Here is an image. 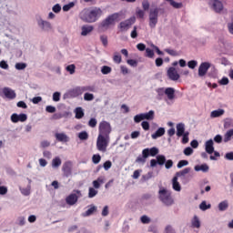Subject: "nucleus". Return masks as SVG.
<instances>
[{
    "mask_svg": "<svg viewBox=\"0 0 233 233\" xmlns=\"http://www.w3.org/2000/svg\"><path fill=\"white\" fill-rule=\"evenodd\" d=\"M101 14H103L101 8H85L79 13V19L84 23H96L101 17Z\"/></svg>",
    "mask_w": 233,
    "mask_h": 233,
    "instance_id": "1",
    "label": "nucleus"
},
{
    "mask_svg": "<svg viewBox=\"0 0 233 233\" xmlns=\"http://www.w3.org/2000/svg\"><path fill=\"white\" fill-rule=\"evenodd\" d=\"M159 154V148L153 147H147L142 150V155H139L136 158V163H141L142 165H145L147 163V157H156Z\"/></svg>",
    "mask_w": 233,
    "mask_h": 233,
    "instance_id": "2",
    "label": "nucleus"
},
{
    "mask_svg": "<svg viewBox=\"0 0 233 233\" xmlns=\"http://www.w3.org/2000/svg\"><path fill=\"white\" fill-rule=\"evenodd\" d=\"M158 199L166 207H172L174 204V198H172V192L165 187H160L158 190Z\"/></svg>",
    "mask_w": 233,
    "mask_h": 233,
    "instance_id": "3",
    "label": "nucleus"
},
{
    "mask_svg": "<svg viewBox=\"0 0 233 233\" xmlns=\"http://www.w3.org/2000/svg\"><path fill=\"white\" fill-rule=\"evenodd\" d=\"M165 14V8L163 7H155L154 9L149 10V28H156L158 21V17Z\"/></svg>",
    "mask_w": 233,
    "mask_h": 233,
    "instance_id": "4",
    "label": "nucleus"
},
{
    "mask_svg": "<svg viewBox=\"0 0 233 233\" xmlns=\"http://www.w3.org/2000/svg\"><path fill=\"white\" fill-rule=\"evenodd\" d=\"M121 15L119 13H114L109 15L106 19H104L98 25L99 28H104L105 30H108L109 26L112 25H116V21H119V16Z\"/></svg>",
    "mask_w": 233,
    "mask_h": 233,
    "instance_id": "5",
    "label": "nucleus"
},
{
    "mask_svg": "<svg viewBox=\"0 0 233 233\" xmlns=\"http://www.w3.org/2000/svg\"><path fill=\"white\" fill-rule=\"evenodd\" d=\"M110 143V137H105L103 135H98L96 141V148L100 152H106V147Z\"/></svg>",
    "mask_w": 233,
    "mask_h": 233,
    "instance_id": "6",
    "label": "nucleus"
},
{
    "mask_svg": "<svg viewBox=\"0 0 233 233\" xmlns=\"http://www.w3.org/2000/svg\"><path fill=\"white\" fill-rule=\"evenodd\" d=\"M99 136H104L106 137H110V133L112 132V127L110 123L106 121H102L99 124Z\"/></svg>",
    "mask_w": 233,
    "mask_h": 233,
    "instance_id": "7",
    "label": "nucleus"
},
{
    "mask_svg": "<svg viewBox=\"0 0 233 233\" xmlns=\"http://www.w3.org/2000/svg\"><path fill=\"white\" fill-rule=\"evenodd\" d=\"M82 95L81 86H76L69 89L65 95L64 99H72L74 97H79Z\"/></svg>",
    "mask_w": 233,
    "mask_h": 233,
    "instance_id": "8",
    "label": "nucleus"
},
{
    "mask_svg": "<svg viewBox=\"0 0 233 233\" xmlns=\"http://www.w3.org/2000/svg\"><path fill=\"white\" fill-rule=\"evenodd\" d=\"M75 192H76V193H71L70 195H68L66 198V203L67 205L73 206V205H76L77 203V200L79 199V196H81V190L76 189V190H75Z\"/></svg>",
    "mask_w": 233,
    "mask_h": 233,
    "instance_id": "9",
    "label": "nucleus"
},
{
    "mask_svg": "<svg viewBox=\"0 0 233 233\" xmlns=\"http://www.w3.org/2000/svg\"><path fill=\"white\" fill-rule=\"evenodd\" d=\"M165 163H167V157H165V155H157L156 159L153 158L150 160V167L151 168H155L157 165L163 167Z\"/></svg>",
    "mask_w": 233,
    "mask_h": 233,
    "instance_id": "10",
    "label": "nucleus"
},
{
    "mask_svg": "<svg viewBox=\"0 0 233 233\" xmlns=\"http://www.w3.org/2000/svg\"><path fill=\"white\" fill-rule=\"evenodd\" d=\"M73 167H74V164L70 160H67L63 164L62 172H63L64 177H70V176H72Z\"/></svg>",
    "mask_w": 233,
    "mask_h": 233,
    "instance_id": "11",
    "label": "nucleus"
},
{
    "mask_svg": "<svg viewBox=\"0 0 233 233\" xmlns=\"http://www.w3.org/2000/svg\"><path fill=\"white\" fill-rule=\"evenodd\" d=\"M136 23V17H130L125 21L120 22L118 28L121 32H127L130 26H132Z\"/></svg>",
    "mask_w": 233,
    "mask_h": 233,
    "instance_id": "12",
    "label": "nucleus"
},
{
    "mask_svg": "<svg viewBox=\"0 0 233 233\" xmlns=\"http://www.w3.org/2000/svg\"><path fill=\"white\" fill-rule=\"evenodd\" d=\"M167 76L170 81H178L179 77H181L174 66H171L167 69Z\"/></svg>",
    "mask_w": 233,
    "mask_h": 233,
    "instance_id": "13",
    "label": "nucleus"
},
{
    "mask_svg": "<svg viewBox=\"0 0 233 233\" xmlns=\"http://www.w3.org/2000/svg\"><path fill=\"white\" fill-rule=\"evenodd\" d=\"M26 119H28V116L25 113H22L19 115L17 113H14L11 115L12 123H19V121L21 123H25V121H26Z\"/></svg>",
    "mask_w": 233,
    "mask_h": 233,
    "instance_id": "14",
    "label": "nucleus"
},
{
    "mask_svg": "<svg viewBox=\"0 0 233 233\" xmlns=\"http://www.w3.org/2000/svg\"><path fill=\"white\" fill-rule=\"evenodd\" d=\"M37 25L43 32H50V30H52V24L46 20H43V18L37 21Z\"/></svg>",
    "mask_w": 233,
    "mask_h": 233,
    "instance_id": "15",
    "label": "nucleus"
},
{
    "mask_svg": "<svg viewBox=\"0 0 233 233\" xmlns=\"http://www.w3.org/2000/svg\"><path fill=\"white\" fill-rule=\"evenodd\" d=\"M211 65L210 62H202L198 67V76L199 77H203L207 76V72L210 68Z\"/></svg>",
    "mask_w": 233,
    "mask_h": 233,
    "instance_id": "16",
    "label": "nucleus"
},
{
    "mask_svg": "<svg viewBox=\"0 0 233 233\" xmlns=\"http://www.w3.org/2000/svg\"><path fill=\"white\" fill-rule=\"evenodd\" d=\"M209 5L217 14L223 10V3L219 0H211Z\"/></svg>",
    "mask_w": 233,
    "mask_h": 233,
    "instance_id": "17",
    "label": "nucleus"
},
{
    "mask_svg": "<svg viewBox=\"0 0 233 233\" xmlns=\"http://www.w3.org/2000/svg\"><path fill=\"white\" fill-rule=\"evenodd\" d=\"M3 94L6 97V99H15L17 95L15 94V91L10 87H4L3 88Z\"/></svg>",
    "mask_w": 233,
    "mask_h": 233,
    "instance_id": "18",
    "label": "nucleus"
},
{
    "mask_svg": "<svg viewBox=\"0 0 233 233\" xmlns=\"http://www.w3.org/2000/svg\"><path fill=\"white\" fill-rule=\"evenodd\" d=\"M205 150L207 154H214V140L210 138L205 143Z\"/></svg>",
    "mask_w": 233,
    "mask_h": 233,
    "instance_id": "19",
    "label": "nucleus"
},
{
    "mask_svg": "<svg viewBox=\"0 0 233 233\" xmlns=\"http://www.w3.org/2000/svg\"><path fill=\"white\" fill-rule=\"evenodd\" d=\"M81 35L83 36H86L90 34V32H94V26L93 25H84L81 27Z\"/></svg>",
    "mask_w": 233,
    "mask_h": 233,
    "instance_id": "20",
    "label": "nucleus"
},
{
    "mask_svg": "<svg viewBox=\"0 0 233 233\" xmlns=\"http://www.w3.org/2000/svg\"><path fill=\"white\" fill-rule=\"evenodd\" d=\"M56 140L60 141L61 143H68L70 141V138L65 133H56Z\"/></svg>",
    "mask_w": 233,
    "mask_h": 233,
    "instance_id": "21",
    "label": "nucleus"
},
{
    "mask_svg": "<svg viewBox=\"0 0 233 233\" xmlns=\"http://www.w3.org/2000/svg\"><path fill=\"white\" fill-rule=\"evenodd\" d=\"M165 94L166 96H167V98L172 101V99H174V97H176V89H174L173 87H167L165 89Z\"/></svg>",
    "mask_w": 233,
    "mask_h": 233,
    "instance_id": "22",
    "label": "nucleus"
},
{
    "mask_svg": "<svg viewBox=\"0 0 233 233\" xmlns=\"http://www.w3.org/2000/svg\"><path fill=\"white\" fill-rule=\"evenodd\" d=\"M142 117L144 120L146 119L147 121H152L154 117H156V112L154 110H150L147 113H142Z\"/></svg>",
    "mask_w": 233,
    "mask_h": 233,
    "instance_id": "23",
    "label": "nucleus"
},
{
    "mask_svg": "<svg viewBox=\"0 0 233 233\" xmlns=\"http://www.w3.org/2000/svg\"><path fill=\"white\" fill-rule=\"evenodd\" d=\"M195 171L196 172H204V173H207V172H208V170H209V167H208V165H207V164H202V165H197V166H195Z\"/></svg>",
    "mask_w": 233,
    "mask_h": 233,
    "instance_id": "24",
    "label": "nucleus"
},
{
    "mask_svg": "<svg viewBox=\"0 0 233 233\" xmlns=\"http://www.w3.org/2000/svg\"><path fill=\"white\" fill-rule=\"evenodd\" d=\"M95 212H97V207L91 205L90 208H88L86 212L82 213L83 218H88V216H92Z\"/></svg>",
    "mask_w": 233,
    "mask_h": 233,
    "instance_id": "25",
    "label": "nucleus"
},
{
    "mask_svg": "<svg viewBox=\"0 0 233 233\" xmlns=\"http://www.w3.org/2000/svg\"><path fill=\"white\" fill-rule=\"evenodd\" d=\"M187 132H185V125L183 123L177 124V137H181V136H183Z\"/></svg>",
    "mask_w": 233,
    "mask_h": 233,
    "instance_id": "26",
    "label": "nucleus"
},
{
    "mask_svg": "<svg viewBox=\"0 0 233 233\" xmlns=\"http://www.w3.org/2000/svg\"><path fill=\"white\" fill-rule=\"evenodd\" d=\"M165 136V127H159L154 134L151 135L152 139H157Z\"/></svg>",
    "mask_w": 233,
    "mask_h": 233,
    "instance_id": "27",
    "label": "nucleus"
},
{
    "mask_svg": "<svg viewBox=\"0 0 233 233\" xmlns=\"http://www.w3.org/2000/svg\"><path fill=\"white\" fill-rule=\"evenodd\" d=\"M172 187L176 192H181V184L177 181V177H174L172 179Z\"/></svg>",
    "mask_w": 233,
    "mask_h": 233,
    "instance_id": "28",
    "label": "nucleus"
},
{
    "mask_svg": "<svg viewBox=\"0 0 233 233\" xmlns=\"http://www.w3.org/2000/svg\"><path fill=\"white\" fill-rule=\"evenodd\" d=\"M190 170H192L191 167H186L183 170L177 172L175 177H177H177H185V176H187V174H188Z\"/></svg>",
    "mask_w": 233,
    "mask_h": 233,
    "instance_id": "29",
    "label": "nucleus"
},
{
    "mask_svg": "<svg viewBox=\"0 0 233 233\" xmlns=\"http://www.w3.org/2000/svg\"><path fill=\"white\" fill-rule=\"evenodd\" d=\"M191 225L193 228H199L201 227V221L199 220V218L195 215L191 220Z\"/></svg>",
    "mask_w": 233,
    "mask_h": 233,
    "instance_id": "30",
    "label": "nucleus"
},
{
    "mask_svg": "<svg viewBox=\"0 0 233 233\" xmlns=\"http://www.w3.org/2000/svg\"><path fill=\"white\" fill-rule=\"evenodd\" d=\"M75 114L76 119H83V117H85V111H83V107H76L75 109Z\"/></svg>",
    "mask_w": 233,
    "mask_h": 233,
    "instance_id": "31",
    "label": "nucleus"
},
{
    "mask_svg": "<svg viewBox=\"0 0 233 233\" xmlns=\"http://www.w3.org/2000/svg\"><path fill=\"white\" fill-rule=\"evenodd\" d=\"M232 137H233V128L228 130L225 133L224 138H223L224 143H228V141H231L232 140Z\"/></svg>",
    "mask_w": 233,
    "mask_h": 233,
    "instance_id": "32",
    "label": "nucleus"
},
{
    "mask_svg": "<svg viewBox=\"0 0 233 233\" xmlns=\"http://www.w3.org/2000/svg\"><path fill=\"white\" fill-rule=\"evenodd\" d=\"M80 90H81L82 94L85 92H96V86H80Z\"/></svg>",
    "mask_w": 233,
    "mask_h": 233,
    "instance_id": "33",
    "label": "nucleus"
},
{
    "mask_svg": "<svg viewBox=\"0 0 233 233\" xmlns=\"http://www.w3.org/2000/svg\"><path fill=\"white\" fill-rule=\"evenodd\" d=\"M225 114V109H217L211 112L210 116L211 117H221Z\"/></svg>",
    "mask_w": 233,
    "mask_h": 233,
    "instance_id": "34",
    "label": "nucleus"
},
{
    "mask_svg": "<svg viewBox=\"0 0 233 233\" xmlns=\"http://www.w3.org/2000/svg\"><path fill=\"white\" fill-rule=\"evenodd\" d=\"M228 208V200H224L218 204V210L220 212H225Z\"/></svg>",
    "mask_w": 233,
    "mask_h": 233,
    "instance_id": "35",
    "label": "nucleus"
},
{
    "mask_svg": "<svg viewBox=\"0 0 233 233\" xmlns=\"http://www.w3.org/2000/svg\"><path fill=\"white\" fill-rule=\"evenodd\" d=\"M166 1H167V3H169V5L173 6V8H176L177 10H178L179 8H183V3L181 2L177 3L174 0H166Z\"/></svg>",
    "mask_w": 233,
    "mask_h": 233,
    "instance_id": "36",
    "label": "nucleus"
},
{
    "mask_svg": "<svg viewBox=\"0 0 233 233\" xmlns=\"http://www.w3.org/2000/svg\"><path fill=\"white\" fill-rule=\"evenodd\" d=\"M61 163H62L61 158L59 157H56L52 160L53 168H59V167H61Z\"/></svg>",
    "mask_w": 233,
    "mask_h": 233,
    "instance_id": "37",
    "label": "nucleus"
},
{
    "mask_svg": "<svg viewBox=\"0 0 233 233\" xmlns=\"http://www.w3.org/2000/svg\"><path fill=\"white\" fill-rule=\"evenodd\" d=\"M224 128L226 130L228 128H233V119L232 118H225L224 119Z\"/></svg>",
    "mask_w": 233,
    "mask_h": 233,
    "instance_id": "38",
    "label": "nucleus"
},
{
    "mask_svg": "<svg viewBox=\"0 0 233 233\" xmlns=\"http://www.w3.org/2000/svg\"><path fill=\"white\" fill-rule=\"evenodd\" d=\"M112 72V67L108 66H103L101 67V73L104 76H108V74H110Z\"/></svg>",
    "mask_w": 233,
    "mask_h": 233,
    "instance_id": "39",
    "label": "nucleus"
},
{
    "mask_svg": "<svg viewBox=\"0 0 233 233\" xmlns=\"http://www.w3.org/2000/svg\"><path fill=\"white\" fill-rule=\"evenodd\" d=\"M74 6H76V3L70 2L69 4L65 5L62 10L63 12H69V10L74 8Z\"/></svg>",
    "mask_w": 233,
    "mask_h": 233,
    "instance_id": "40",
    "label": "nucleus"
},
{
    "mask_svg": "<svg viewBox=\"0 0 233 233\" xmlns=\"http://www.w3.org/2000/svg\"><path fill=\"white\" fill-rule=\"evenodd\" d=\"M212 207V205H210V204H207V201H202L201 203H200V205H199V208H200V210H203V211H205V210H208V208H210Z\"/></svg>",
    "mask_w": 233,
    "mask_h": 233,
    "instance_id": "41",
    "label": "nucleus"
},
{
    "mask_svg": "<svg viewBox=\"0 0 233 233\" xmlns=\"http://www.w3.org/2000/svg\"><path fill=\"white\" fill-rule=\"evenodd\" d=\"M105 183L102 177H98L96 180L93 181V187L95 188H99L101 187V184Z\"/></svg>",
    "mask_w": 233,
    "mask_h": 233,
    "instance_id": "42",
    "label": "nucleus"
},
{
    "mask_svg": "<svg viewBox=\"0 0 233 233\" xmlns=\"http://www.w3.org/2000/svg\"><path fill=\"white\" fill-rule=\"evenodd\" d=\"M78 138L81 141H86L88 139V133L86 131H82L78 134Z\"/></svg>",
    "mask_w": 233,
    "mask_h": 233,
    "instance_id": "43",
    "label": "nucleus"
},
{
    "mask_svg": "<svg viewBox=\"0 0 233 233\" xmlns=\"http://www.w3.org/2000/svg\"><path fill=\"white\" fill-rule=\"evenodd\" d=\"M113 61H114V63H116V65H119L121 63L122 58L118 52L115 53V55L113 56Z\"/></svg>",
    "mask_w": 233,
    "mask_h": 233,
    "instance_id": "44",
    "label": "nucleus"
},
{
    "mask_svg": "<svg viewBox=\"0 0 233 233\" xmlns=\"http://www.w3.org/2000/svg\"><path fill=\"white\" fill-rule=\"evenodd\" d=\"M66 70L69 72V74L73 75L76 74V65L71 64L66 67Z\"/></svg>",
    "mask_w": 233,
    "mask_h": 233,
    "instance_id": "45",
    "label": "nucleus"
},
{
    "mask_svg": "<svg viewBox=\"0 0 233 233\" xmlns=\"http://www.w3.org/2000/svg\"><path fill=\"white\" fill-rule=\"evenodd\" d=\"M165 168H167V170H170V168H172V167H174V161L172 159H166L165 162Z\"/></svg>",
    "mask_w": 233,
    "mask_h": 233,
    "instance_id": "46",
    "label": "nucleus"
},
{
    "mask_svg": "<svg viewBox=\"0 0 233 233\" xmlns=\"http://www.w3.org/2000/svg\"><path fill=\"white\" fill-rule=\"evenodd\" d=\"M92 161L94 165H98V163L101 161V155L99 154L93 155Z\"/></svg>",
    "mask_w": 233,
    "mask_h": 233,
    "instance_id": "47",
    "label": "nucleus"
},
{
    "mask_svg": "<svg viewBox=\"0 0 233 233\" xmlns=\"http://www.w3.org/2000/svg\"><path fill=\"white\" fill-rule=\"evenodd\" d=\"M27 65L26 63H16L15 67L16 70H25V68H26Z\"/></svg>",
    "mask_w": 233,
    "mask_h": 233,
    "instance_id": "48",
    "label": "nucleus"
},
{
    "mask_svg": "<svg viewBox=\"0 0 233 233\" xmlns=\"http://www.w3.org/2000/svg\"><path fill=\"white\" fill-rule=\"evenodd\" d=\"M165 52H167V54H168L169 56H172L173 57H176L177 56H179V54L177 53V51L174 50V49H165Z\"/></svg>",
    "mask_w": 233,
    "mask_h": 233,
    "instance_id": "49",
    "label": "nucleus"
},
{
    "mask_svg": "<svg viewBox=\"0 0 233 233\" xmlns=\"http://www.w3.org/2000/svg\"><path fill=\"white\" fill-rule=\"evenodd\" d=\"M84 100L85 101H94V94H92V93H85Z\"/></svg>",
    "mask_w": 233,
    "mask_h": 233,
    "instance_id": "50",
    "label": "nucleus"
},
{
    "mask_svg": "<svg viewBox=\"0 0 233 233\" xmlns=\"http://www.w3.org/2000/svg\"><path fill=\"white\" fill-rule=\"evenodd\" d=\"M97 196V190H96L94 187H89V192H88V198H96Z\"/></svg>",
    "mask_w": 233,
    "mask_h": 233,
    "instance_id": "51",
    "label": "nucleus"
},
{
    "mask_svg": "<svg viewBox=\"0 0 233 233\" xmlns=\"http://www.w3.org/2000/svg\"><path fill=\"white\" fill-rule=\"evenodd\" d=\"M127 65H129L130 66H133V68H137V64H138L137 60H136V59H127Z\"/></svg>",
    "mask_w": 233,
    "mask_h": 233,
    "instance_id": "52",
    "label": "nucleus"
},
{
    "mask_svg": "<svg viewBox=\"0 0 233 233\" xmlns=\"http://www.w3.org/2000/svg\"><path fill=\"white\" fill-rule=\"evenodd\" d=\"M190 133H188V131H187L186 133H184V135L181 136L182 137V144L183 145H187V143H188V136Z\"/></svg>",
    "mask_w": 233,
    "mask_h": 233,
    "instance_id": "53",
    "label": "nucleus"
},
{
    "mask_svg": "<svg viewBox=\"0 0 233 233\" xmlns=\"http://www.w3.org/2000/svg\"><path fill=\"white\" fill-rule=\"evenodd\" d=\"M140 221H141V223H143L144 225H148V223H150V218H148V216H147V215H143V216L140 218Z\"/></svg>",
    "mask_w": 233,
    "mask_h": 233,
    "instance_id": "54",
    "label": "nucleus"
},
{
    "mask_svg": "<svg viewBox=\"0 0 233 233\" xmlns=\"http://www.w3.org/2000/svg\"><path fill=\"white\" fill-rule=\"evenodd\" d=\"M187 66H188V68H191V70H194V68H196V66H198V61H196V60L188 61Z\"/></svg>",
    "mask_w": 233,
    "mask_h": 233,
    "instance_id": "55",
    "label": "nucleus"
},
{
    "mask_svg": "<svg viewBox=\"0 0 233 233\" xmlns=\"http://www.w3.org/2000/svg\"><path fill=\"white\" fill-rule=\"evenodd\" d=\"M142 7H143V10L145 12H147V10H149L150 9V3L148 2V0H144L142 2Z\"/></svg>",
    "mask_w": 233,
    "mask_h": 233,
    "instance_id": "56",
    "label": "nucleus"
},
{
    "mask_svg": "<svg viewBox=\"0 0 233 233\" xmlns=\"http://www.w3.org/2000/svg\"><path fill=\"white\" fill-rule=\"evenodd\" d=\"M134 121L136 123H141V121H145V119L143 118V114L141 113V114L136 115L134 116Z\"/></svg>",
    "mask_w": 233,
    "mask_h": 233,
    "instance_id": "57",
    "label": "nucleus"
},
{
    "mask_svg": "<svg viewBox=\"0 0 233 233\" xmlns=\"http://www.w3.org/2000/svg\"><path fill=\"white\" fill-rule=\"evenodd\" d=\"M164 233H176V229L171 225H167L165 228Z\"/></svg>",
    "mask_w": 233,
    "mask_h": 233,
    "instance_id": "58",
    "label": "nucleus"
},
{
    "mask_svg": "<svg viewBox=\"0 0 233 233\" xmlns=\"http://www.w3.org/2000/svg\"><path fill=\"white\" fill-rule=\"evenodd\" d=\"M192 154H194V149H192V147H187L184 149L185 156H192Z\"/></svg>",
    "mask_w": 233,
    "mask_h": 233,
    "instance_id": "59",
    "label": "nucleus"
},
{
    "mask_svg": "<svg viewBox=\"0 0 233 233\" xmlns=\"http://www.w3.org/2000/svg\"><path fill=\"white\" fill-rule=\"evenodd\" d=\"M103 167H104L105 170H110V168H112V161L106 160V161L103 164Z\"/></svg>",
    "mask_w": 233,
    "mask_h": 233,
    "instance_id": "60",
    "label": "nucleus"
},
{
    "mask_svg": "<svg viewBox=\"0 0 233 233\" xmlns=\"http://www.w3.org/2000/svg\"><path fill=\"white\" fill-rule=\"evenodd\" d=\"M188 165V160H180L178 161L177 167V168H183V167H187Z\"/></svg>",
    "mask_w": 233,
    "mask_h": 233,
    "instance_id": "61",
    "label": "nucleus"
},
{
    "mask_svg": "<svg viewBox=\"0 0 233 233\" xmlns=\"http://www.w3.org/2000/svg\"><path fill=\"white\" fill-rule=\"evenodd\" d=\"M219 85L227 86L228 83H230V80H228V77L224 76L221 78V80L218 81Z\"/></svg>",
    "mask_w": 233,
    "mask_h": 233,
    "instance_id": "62",
    "label": "nucleus"
},
{
    "mask_svg": "<svg viewBox=\"0 0 233 233\" xmlns=\"http://www.w3.org/2000/svg\"><path fill=\"white\" fill-rule=\"evenodd\" d=\"M146 56L152 59V57H154V50H152L150 48H147L146 49Z\"/></svg>",
    "mask_w": 233,
    "mask_h": 233,
    "instance_id": "63",
    "label": "nucleus"
},
{
    "mask_svg": "<svg viewBox=\"0 0 233 233\" xmlns=\"http://www.w3.org/2000/svg\"><path fill=\"white\" fill-rule=\"evenodd\" d=\"M224 157L228 161H233V151L226 153Z\"/></svg>",
    "mask_w": 233,
    "mask_h": 233,
    "instance_id": "64",
    "label": "nucleus"
}]
</instances>
